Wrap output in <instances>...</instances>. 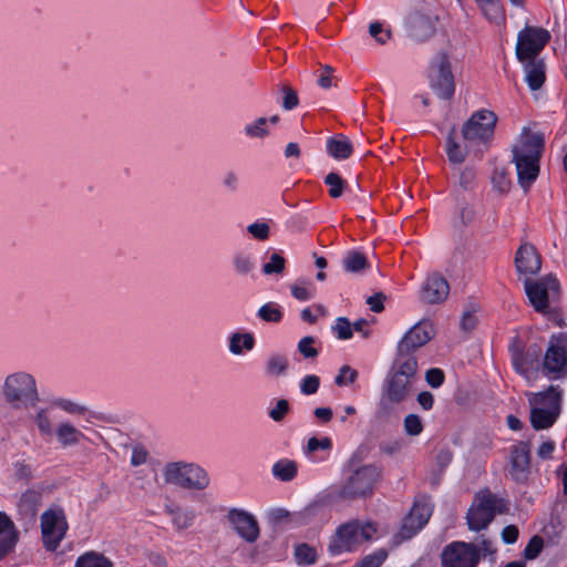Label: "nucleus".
<instances>
[{
    "instance_id": "69168bd1",
    "label": "nucleus",
    "mask_w": 567,
    "mask_h": 567,
    "mask_svg": "<svg viewBox=\"0 0 567 567\" xmlns=\"http://www.w3.org/2000/svg\"><path fill=\"white\" fill-rule=\"evenodd\" d=\"M386 299L383 292H375L367 299V303L373 312H381L384 309V300Z\"/></svg>"
},
{
    "instance_id": "de8ad7c7",
    "label": "nucleus",
    "mask_w": 567,
    "mask_h": 567,
    "mask_svg": "<svg viewBox=\"0 0 567 567\" xmlns=\"http://www.w3.org/2000/svg\"><path fill=\"white\" fill-rule=\"evenodd\" d=\"M234 267L237 274L247 275L254 269L255 264L249 255L238 252L234 257Z\"/></svg>"
},
{
    "instance_id": "c85d7f7f",
    "label": "nucleus",
    "mask_w": 567,
    "mask_h": 567,
    "mask_svg": "<svg viewBox=\"0 0 567 567\" xmlns=\"http://www.w3.org/2000/svg\"><path fill=\"white\" fill-rule=\"evenodd\" d=\"M327 153L336 159H347L353 153L350 140L340 134L327 140Z\"/></svg>"
},
{
    "instance_id": "0e129e2a",
    "label": "nucleus",
    "mask_w": 567,
    "mask_h": 567,
    "mask_svg": "<svg viewBox=\"0 0 567 567\" xmlns=\"http://www.w3.org/2000/svg\"><path fill=\"white\" fill-rule=\"evenodd\" d=\"M290 290L292 297L299 301H308L313 298V291L306 286L292 285Z\"/></svg>"
},
{
    "instance_id": "f8f14e48",
    "label": "nucleus",
    "mask_w": 567,
    "mask_h": 567,
    "mask_svg": "<svg viewBox=\"0 0 567 567\" xmlns=\"http://www.w3.org/2000/svg\"><path fill=\"white\" fill-rule=\"evenodd\" d=\"M548 30L540 27H525L519 31L516 44V58L519 62L538 59L537 56L550 41Z\"/></svg>"
},
{
    "instance_id": "aec40b11",
    "label": "nucleus",
    "mask_w": 567,
    "mask_h": 567,
    "mask_svg": "<svg viewBox=\"0 0 567 567\" xmlns=\"http://www.w3.org/2000/svg\"><path fill=\"white\" fill-rule=\"evenodd\" d=\"M558 289L559 281L550 275L545 276L537 281H532L529 279L525 280L526 295L535 310L538 312H545L548 308V291Z\"/></svg>"
},
{
    "instance_id": "ea45409f",
    "label": "nucleus",
    "mask_w": 567,
    "mask_h": 567,
    "mask_svg": "<svg viewBox=\"0 0 567 567\" xmlns=\"http://www.w3.org/2000/svg\"><path fill=\"white\" fill-rule=\"evenodd\" d=\"M172 515L173 525L178 529H186L190 527L195 519V514L192 511L182 512L179 508L168 509Z\"/></svg>"
},
{
    "instance_id": "bf43d9fd",
    "label": "nucleus",
    "mask_w": 567,
    "mask_h": 567,
    "mask_svg": "<svg viewBox=\"0 0 567 567\" xmlns=\"http://www.w3.org/2000/svg\"><path fill=\"white\" fill-rule=\"evenodd\" d=\"M475 312L476 309L473 308L472 310H467L463 313L460 321V327L463 331L471 332L476 328L478 320L477 317L475 316Z\"/></svg>"
},
{
    "instance_id": "864d4df0",
    "label": "nucleus",
    "mask_w": 567,
    "mask_h": 567,
    "mask_svg": "<svg viewBox=\"0 0 567 567\" xmlns=\"http://www.w3.org/2000/svg\"><path fill=\"white\" fill-rule=\"evenodd\" d=\"M313 337H303L298 343V350L306 359L316 358L319 351L313 347Z\"/></svg>"
},
{
    "instance_id": "4be33fe9",
    "label": "nucleus",
    "mask_w": 567,
    "mask_h": 567,
    "mask_svg": "<svg viewBox=\"0 0 567 567\" xmlns=\"http://www.w3.org/2000/svg\"><path fill=\"white\" fill-rule=\"evenodd\" d=\"M228 520L236 533L247 543H255L259 537L257 519L246 511L233 508L228 513Z\"/></svg>"
},
{
    "instance_id": "3c124183",
    "label": "nucleus",
    "mask_w": 567,
    "mask_h": 567,
    "mask_svg": "<svg viewBox=\"0 0 567 567\" xmlns=\"http://www.w3.org/2000/svg\"><path fill=\"white\" fill-rule=\"evenodd\" d=\"M337 338L340 340H348L352 338V326L348 318L339 317L336 324L332 327Z\"/></svg>"
},
{
    "instance_id": "f03ea898",
    "label": "nucleus",
    "mask_w": 567,
    "mask_h": 567,
    "mask_svg": "<svg viewBox=\"0 0 567 567\" xmlns=\"http://www.w3.org/2000/svg\"><path fill=\"white\" fill-rule=\"evenodd\" d=\"M545 148V136L539 132H532L524 127L518 142L512 148L518 184L527 192L539 175V162Z\"/></svg>"
},
{
    "instance_id": "dca6fc26",
    "label": "nucleus",
    "mask_w": 567,
    "mask_h": 567,
    "mask_svg": "<svg viewBox=\"0 0 567 567\" xmlns=\"http://www.w3.org/2000/svg\"><path fill=\"white\" fill-rule=\"evenodd\" d=\"M530 444L519 441L509 447L506 475L518 485H526L530 475Z\"/></svg>"
},
{
    "instance_id": "4468645a",
    "label": "nucleus",
    "mask_w": 567,
    "mask_h": 567,
    "mask_svg": "<svg viewBox=\"0 0 567 567\" xmlns=\"http://www.w3.org/2000/svg\"><path fill=\"white\" fill-rule=\"evenodd\" d=\"M542 372L544 375L560 377L567 374V332L553 334L543 355Z\"/></svg>"
},
{
    "instance_id": "5fc2aeb1",
    "label": "nucleus",
    "mask_w": 567,
    "mask_h": 567,
    "mask_svg": "<svg viewBox=\"0 0 567 567\" xmlns=\"http://www.w3.org/2000/svg\"><path fill=\"white\" fill-rule=\"evenodd\" d=\"M248 233L257 240H266L269 238L270 228L267 223H254L247 227Z\"/></svg>"
},
{
    "instance_id": "412c9836",
    "label": "nucleus",
    "mask_w": 567,
    "mask_h": 567,
    "mask_svg": "<svg viewBox=\"0 0 567 567\" xmlns=\"http://www.w3.org/2000/svg\"><path fill=\"white\" fill-rule=\"evenodd\" d=\"M450 293L447 280L439 272L426 277L421 286L420 299L425 305H439L444 302Z\"/></svg>"
},
{
    "instance_id": "1a4fd4ad",
    "label": "nucleus",
    "mask_w": 567,
    "mask_h": 567,
    "mask_svg": "<svg viewBox=\"0 0 567 567\" xmlns=\"http://www.w3.org/2000/svg\"><path fill=\"white\" fill-rule=\"evenodd\" d=\"M3 396L14 409L29 408L39 401L34 378L25 372H16L6 378Z\"/></svg>"
},
{
    "instance_id": "338daca9",
    "label": "nucleus",
    "mask_w": 567,
    "mask_h": 567,
    "mask_svg": "<svg viewBox=\"0 0 567 567\" xmlns=\"http://www.w3.org/2000/svg\"><path fill=\"white\" fill-rule=\"evenodd\" d=\"M475 176H476V174H475L474 169L465 168L460 174V178H458L460 186L465 190L471 189L473 187Z\"/></svg>"
},
{
    "instance_id": "8fccbe9b",
    "label": "nucleus",
    "mask_w": 567,
    "mask_h": 567,
    "mask_svg": "<svg viewBox=\"0 0 567 567\" xmlns=\"http://www.w3.org/2000/svg\"><path fill=\"white\" fill-rule=\"evenodd\" d=\"M12 466L16 481L29 483L33 478L32 467L25 461H16Z\"/></svg>"
},
{
    "instance_id": "b1692460",
    "label": "nucleus",
    "mask_w": 567,
    "mask_h": 567,
    "mask_svg": "<svg viewBox=\"0 0 567 567\" xmlns=\"http://www.w3.org/2000/svg\"><path fill=\"white\" fill-rule=\"evenodd\" d=\"M19 535L20 533L10 516L0 512V560L14 549Z\"/></svg>"
},
{
    "instance_id": "603ef678",
    "label": "nucleus",
    "mask_w": 567,
    "mask_h": 567,
    "mask_svg": "<svg viewBox=\"0 0 567 567\" xmlns=\"http://www.w3.org/2000/svg\"><path fill=\"white\" fill-rule=\"evenodd\" d=\"M320 386V378L316 374H308L300 381V392L303 395H312L318 392Z\"/></svg>"
},
{
    "instance_id": "6e6d98bb",
    "label": "nucleus",
    "mask_w": 567,
    "mask_h": 567,
    "mask_svg": "<svg viewBox=\"0 0 567 567\" xmlns=\"http://www.w3.org/2000/svg\"><path fill=\"white\" fill-rule=\"evenodd\" d=\"M369 33L375 41L380 44H385L386 41L391 38V31L384 30L382 23L372 22L369 27Z\"/></svg>"
},
{
    "instance_id": "680f3d73",
    "label": "nucleus",
    "mask_w": 567,
    "mask_h": 567,
    "mask_svg": "<svg viewBox=\"0 0 567 567\" xmlns=\"http://www.w3.org/2000/svg\"><path fill=\"white\" fill-rule=\"evenodd\" d=\"M452 460L453 452L449 446L442 447L435 456V463L441 472H443L451 464Z\"/></svg>"
},
{
    "instance_id": "6ab92c4d",
    "label": "nucleus",
    "mask_w": 567,
    "mask_h": 567,
    "mask_svg": "<svg viewBox=\"0 0 567 567\" xmlns=\"http://www.w3.org/2000/svg\"><path fill=\"white\" fill-rule=\"evenodd\" d=\"M434 334L435 328L430 320L417 322L403 336L398 347V354L414 355L413 351L426 344Z\"/></svg>"
},
{
    "instance_id": "72a5a7b5",
    "label": "nucleus",
    "mask_w": 567,
    "mask_h": 567,
    "mask_svg": "<svg viewBox=\"0 0 567 567\" xmlns=\"http://www.w3.org/2000/svg\"><path fill=\"white\" fill-rule=\"evenodd\" d=\"M255 347V337L252 333L235 332L229 338V351L233 354L239 355L244 351H250Z\"/></svg>"
},
{
    "instance_id": "7ed1b4c3",
    "label": "nucleus",
    "mask_w": 567,
    "mask_h": 567,
    "mask_svg": "<svg viewBox=\"0 0 567 567\" xmlns=\"http://www.w3.org/2000/svg\"><path fill=\"white\" fill-rule=\"evenodd\" d=\"M377 532V524L371 522L353 519L341 524L330 538L328 551L331 556L354 553L363 543L372 540Z\"/></svg>"
},
{
    "instance_id": "bb28decb",
    "label": "nucleus",
    "mask_w": 567,
    "mask_h": 567,
    "mask_svg": "<svg viewBox=\"0 0 567 567\" xmlns=\"http://www.w3.org/2000/svg\"><path fill=\"white\" fill-rule=\"evenodd\" d=\"M42 502V493L40 491L28 488L24 491L17 504L20 515L34 518L37 516L39 506Z\"/></svg>"
},
{
    "instance_id": "e2e57ef3",
    "label": "nucleus",
    "mask_w": 567,
    "mask_h": 567,
    "mask_svg": "<svg viewBox=\"0 0 567 567\" xmlns=\"http://www.w3.org/2000/svg\"><path fill=\"white\" fill-rule=\"evenodd\" d=\"M333 69L330 65H324L322 72L319 74L317 83L320 87L328 90L333 85V76L331 73Z\"/></svg>"
},
{
    "instance_id": "052dcab7",
    "label": "nucleus",
    "mask_w": 567,
    "mask_h": 567,
    "mask_svg": "<svg viewBox=\"0 0 567 567\" xmlns=\"http://www.w3.org/2000/svg\"><path fill=\"white\" fill-rule=\"evenodd\" d=\"M284 93V100H282V107L285 110H293L298 106L299 99L297 92L291 89L290 86H284L282 87Z\"/></svg>"
},
{
    "instance_id": "39448f33",
    "label": "nucleus",
    "mask_w": 567,
    "mask_h": 567,
    "mask_svg": "<svg viewBox=\"0 0 567 567\" xmlns=\"http://www.w3.org/2000/svg\"><path fill=\"white\" fill-rule=\"evenodd\" d=\"M563 391L559 385H549L545 391L534 393L529 400L530 424L536 430L549 429L554 425L561 411Z\"/></svg>"
},
{
    "instance_id": "f3484780",
    "label": "nucleus",
    "mask_w": 567,
    "mask_h": 567,
    "mask_svg": "<svg viewBox=\"0 0 567 567\" xmlns=\"http://www.w3.org/2000/svg\"><path fill=\"white\" fill-rule=\"evenodd\" d=\"M437 21V16L413 11L405 20L406 34L416 43L426 42L435 34Z\"/></svg>"
},
{
    "instance_id": "49530a36",
    "label": "nucleus",
    "mask_w": 567,
    "mask_h": 567,
    "mask_svg": "<svg viewBox=\"0 0 567 567\" xmlns=\"http://www.w3.org/2000/svg\"><path fill=\"white\" fill-rule=\"evenodd\" d=\"M268 120L266 117L257 118L252 124L245 126V133L249 137H265L268 135Z\"/></svg>"
},
{
    "instance_id": "423d86ee",
    "label": "nucleus",
    "mask_w": 567,
    "mask_h": 567,
    "mask_svg": "<svg viewBox=\"0 0 567 567\" xmlns=\"http://www.w3.org/2000/svg\"><path fill=\"white\" fill-rule=\"evenodd\" d=\"M382 478V466L364 464L347 477L341 485L339 495L344 499H357L371 496Z\"/></svg>"
},
{
    "instance_id": "774afa93",
    "label": "nucleus",
    "mask_w": 567,
    "mask_h": 567,
    "mask_svg": "<svg viewBox=\"0 0 567 567\" xmlns=\"http://www.w3.org/2000/svg\"><path fill=\"white\" fill-rule=\"evenodd\" d=\"M458 217H460V220H461V224L463 227H466V226L473 224L476 218L475 208L470 205L462 207L460 210Z\"/></svg>"
},
{
    "instance_id": "9d476101",
    "label": "nucleus",
    "mask_w": 567,
    "mask_h": 567,
    "mask_svg": "<svg viewBox=\"0 0 567 567\" xmlns=\"http://www.w3.org/2000/svg\"><path fill=\"white\" fill-rule=\"evenodd\" d=\"M497 116L493 111L478 110L463 124V138L471 146L488 145L495 133Z\"/></svg>"
},
{
    "instance_id": "09e8293b",
    "label": "nucleus",
    "mask_w": 567,
    "mask_h": 567,
    "mask_svg": "<svg viewBox=\"0 0 567 567\" xmlns=\"http://www.w3.org/2000/svg\"><path fill=\"white\" fill-rule=\"evenodd\" d=\"M358 379V371L355 369H352L350 365H342L339 370V373L337 374L334 379V383L338 386H343L347 384H352Z\"/></svg>"
},
{
    "instance_id": "5701e85b",
    "label": "nucleus",
    "mask_w": 567,
    "mask_h": 567,
    "mask_svg": "<svg viewBox=\"0 0 567 567\" xmlns=\"http://www.w3.org/2000/svg\"><path fill=\"white\" fill-rule=\"evenodd\" d=\"M514 265L520 275H536L542 268L540 254L533 244L522 243L516 250Z\"/></svg>"
},
{
    "instance_id": "37998d69",
    "label": "nucleus",
    "mask_w": 567,
    "mask_h": 567,
    "mask_svg": "<svg viewBox=\"0 0 567 567\" xmlns=\"http://www.w3.org/2000/svg\"><path fill=\"white\" fill-rule=\"evenodd\" d=\"M403 427L404 432L411 436L420 435L424 430V425L421 417L414 413L408 414L404 417Z\"/></svg>"
},
{
    "instance_id": "6e6552de",
    "label": "nucleus",
    "mask_w": 567,
    "mask_h": 567,
    "mask_svg": "<svg viewBox=\"0 0 567 567\" xmlns=\"http://www.w3.org/2000/svg\"><path fill=\"white\" fill-rule=\"evenodd\" d=\"M164 478L167 484L189 491H203L210 482L202 466L186 462L167 463L164 468Z\"/></svg>"
},
{
    "instance_id": "0eeeda50",
    "label": "nucleus",
    "mask_w": 567,
    "mask_h": 567,
    "mask_svg": "<svg viewBox=\"0 0 567 567\" xmlns=\"http://www.w3.org/2000/svg\"><path fill=\"white\" fill-rule=\"evenodd\" d=\"M508 352L513 369L525 379L542 370L543 348L537 342L527 343L515 336L511 339Z\"/></svg>"
},
{
    "instance_id": "79ce46f5",
    "label": "nucleus",
    "mask_w": 567,
    "mask_h": 567,
    "mask_svg": "<svg viewBox=\"0 0 567 567\" xmlns=\"http://www.w3.org/2000/svg\"><path fill=\"white\" fill-rule=\"evenodd\" d=\"M286 267V259L279 252H272L269 260L264 264L262 272L265 275L282 274Z\"/></svg>"
},
{
    "instance_id": "f257e3e1",
    "label": "nucleus",
    "mask_w": 567,
    "mask_h": 567,
    "mask_svg": "<svg viewBox=\"0 0 567 567\" xmlns=\"http://www.w3.org/2000/svg\"><path fill=\"white\" fill-rule=\"evenodd\" d=\"M417 372L415 355L396 354L382 383L380 409L386 413L389 405L404 402L411 394Z\"/></svg>"
},
{
    "instance_id": "c03bdc74",
    "label": "nucleus",
    "mask_w": 567,
    "mask_h": 567,
    "mask_svg": "<svg viewBox=\"0 0 567 567\" xmlns=\"http://www.w3.org/2000/svg\"><path fill=\"white\" fill-rule=\"evenodd\" d=\"M544 548V539L539 535H534L526 547L524 548L523 555L527 560H533L539 556Z\"/></svg>"
},
{
    "instance_id": "e433bc0d",
    "label": "nucleus",
    "mask_w": 567,
    "mask_h": 567,
    "mask_svg": "<svg viewBox=\"0 0 567 567\" xmlns=\"http://www.w3.org/2000/svg\"><path fill=\"white\" fill-rule=\"evenodd\" d=\"M295 559L298 565L309 566L317 563L318 554L315 547L302 543L295 547Z\"/></svg>"
},
{
    "instance_id": "f704fd0d",
    "label": "nucleus",
    "mask_w": 567,
    "mask_h": 567,
    "mask_svg": "<svg viewBox=\"0 0 567 567\" xmlns=\"http://www.w3.org/2000/svg\"><path fill=\"white\" fill-rule=\"evenodd\" d=\"M289 368V360L284 354H271L266 361L265 371L268 377L278 378L285 375Z\"/></svg>"
},
{
    "instance_id": "a19ab883",
    "label": "nucleus",
    "mask_w": 567,
    "mask_h": 567,
    "mask_svg": "<svg viewBox=\"0 0 567 567\" xmlns=\"http://www.w3.org/2000/svg\"><path fill=\"white\" fill-rule=\"evenodd\" d=\"M389 555L388 549L379 548L372 554L364 556L354 567H381Z\"/></svg>"
},
{
    "instance_id": "c9c22d12",
    "label": "nucleus",
    "mask_w": 567,
    "mask_h": 567,
    "mask_svg": "<svg viewBox=\"0 0 567 567\" xmlns=\"http://www.w3.org/2000/svg\"><path fill=\"white\" fill-rule=\"evenodd\" d=\"M445 151H446L447 158L451 163L461 164L465 161L466 152L455 141L454 130H452L446 137Z\"/></svg>"
},
{
    "instance_id": "393cba45",
    "label": "nucleus",
    "mask_w": 567,
    "mask_h": 567,
    "mask_svg": "<svg viewBox=\"0 0 567 567\" xmlns=\"http://www.w3.org/2000/svg\"><path fill=\"white\" fill-rule=\"evenodd\" d=\"M525 80L532 91L539 90L546 81V64L543 59L527 60L524 62Z\"/></svg>"
},
{
    "instance_id": "a18cd8bd",
    "label": "nucleus",
    "mask_w": 567,
    "mask_h": 567,
    "mask_svg": "<svg viewBox=\"0 0 567 567\" xmlns=\"http://www.w3.org/2000/svg\"><path fill=\"white\" fill-rule=\"evenodd\" d=\"M290 412V404L286 399H279L275 405L269 409L268 415L275 422H281Z\"/></svg>"
},
{
    "instance_id": "20e7f679",
    "label": "nucleus",
    "mask_w": 567,
    "mask_h": 567,
    "mask_svg": "<svg viewBox=\"0 0 567 567\" xmlns=\"http://www.w3.org/2000/svg\"><path fill=\"white\" fill-rule=\"evenodd\" d=\"M509 512V501L498 497L484 488L474 496L473 504L466 513V523L468 529L480 532L487 528L497 514H507Z\"/></svg>"
},
{
    "instance_id": "58836bf2",
    "label": "nucleus",
    "mask_w": 567,
    "mask_h": 567,
    "mask_svg": "<svg viewBox=\"0 0 567 567\" xmlns=\"http://www.w3.org/2000/svg\"><path fill=\"white\" fill-rule=\"evenodd\" d=\"M324 184L329 186L328 194L331 198H339L347 187V182L334 172L324 177Z\"/></svg>"
},
{
    "instance_id": "a211bd4d",
    "label": "nucleus",
    "mask_w": 567,
    "mask_h": 567,
    "mask_svg": "<svg viewBox=\"0 0 567 567\" xmlns=\"http://www.w3.org/2000/svg\"><path fill=\"white\" fill-rule=\"evenodd\" d=\"M432 515V506L426 497L416 499L410 511L404 517L400 535L404 539H410L415 536L429 522Z\"/></svg>"
},
{
    "instance_id": "4d7b16f0",
    "label": "nucleus",
    "mask_w": 567,
    "mask_h": 567,
    "mask_svg": "<svg viewBox=\"0 0 567 567\" xmlns=\"http://www.w3.org/2000/svg\"><path fill=\"white\" fill-rule=\"evenodd\" d=\"M425 381L431 388L437 389L445 381V374L440 368H431L425 372Z\"/></svg>"
},
{
    "instance_id": "cd10ccee",
    "label": "nucleus",
    "mask_w": 567,
    "mask_h": 567,
    "mask_svg": "<svg viewBox=\"0 0 567 567\" xmlns=\"http://www.w3.org/2000/svg\"><path fill=\"white\" fill-rule=\"evenodd\" d=\"M475 2L486 20L497 25L505 22L506 13L502 0H475Z\"/></svg>"
},
{
    "instance_id": "7c9ffc66",
    "label": "nucleus",
    "mask_w": 567,
    "mask_h": 567,
    "mask_svg": "<svg viewBox=\"0 0 567 567\" xmlns=\"http://www.w3.org/2000/svg\"><path fill=\"white\" fill-rule=\"evenodd\" d=\"M74 567H114V563L101 551L87 550L76 558Z\"/></svg>"
},
{
    "instance_id": "2f4dec72",
    "label": "nucleus",
    "mask_w": 567,
    "mask_h": 567,
    "mask_svg": "<svg viewBox=\"0 0 567 567\" xmlns=\"http://www.w3.org/2000/svg\"><path fill=\"white\" fill-rule=\"evenodd\" d=\"M271 473L281 482H291L298 474V464L296 461L281 458L272 465Z\"/></svg>"
},
{
    "instance_id": "2eb2a0df",
    "label": "nucleus",
    "mask_w": 567,
    "mask_h": 567,
    "mask_svg": "<svg viewBox=\"0 0 567 567\" xmlns=\"http://www.w3.org/2000/svg\"><path fill=\"white\" fill-rule=\"evenodd\" d=\"M481 554L473 543L452 542L441 554L442 567H477Z\"/></svg>"
},
{
    "instance_id": "4c0bfd02",
    "label": "nucleus",
    "mask_w": 567,
    "mask_h": 567,
    "mask_svg": "<svg viewBox=\"0 0 567 567\" xmlns=\"http://www.w3.org/2000/svg\"><path fill=\"white\" fill-rule=\"evenodd\" d=\"M257 316L266 322L279 323L284 318V312L278 303L267 302L259 308Z\"/></svg>"
},
{
    "instance_id": "13d9d810",
    "label": "nucleus",
    "mask_w": 567,
    "mask_h": 567,
    "mask_svg": "<svg viewBox=\"0 0 567 567\" xmlns=\"http://www.w3.org/2000/svg\"><path fill=\"white\" fill-rule=\"evenodd\" d=\"M40 433L44 436H51L53 433L51 421L47 415L45 410H40L34 419Z\"/></svg>"
},
{
    "instance_id": "9b49d317",
    "label": "nucleus",
    "mask_w": 567,
    "mask_h": 567,
    "mask_svg": "<svg viewBox=\"0 0 567 567\" xmlns=\"http://www.w3.org/2000/svg\"><path fill=\"white\" fill-rule=\"evenodd\" d=\"M429 80L432 90L440 99L450 100L453 97L455 92L454 75L446 52H439L431 61L429 66Z\"/></svg>"
},
{
    "instance_id": "a878e982",
    "label": "nucleus",
    "mask_w": 567,
    "mask_h": 567,
    "mask_svg": "<svg viewBox=\"0 0 567 567\" xmlns=\"http://www.w3.org/2000/svg\"><path fill=\"white\" fill-rule=\"evenodd\" d=\"M332 446L333 443L329 436H323L321 439L311 436L308 440L307 445L303 447V452L312 461L320 462L328 457Z\"/></svg>"
},
{
    "instance_id": "c756f323",
    "label": "nucleus",
    "mask_w": 567,
    "mask_h": 567,
    "mask_svg": "<svg viewBox=\"0 0 567 567\" xmlns=\"http://www.w3.org/2000/svg\"><path fill=\"white\" fill-rule=\"evenodd\" d=\"M342 267L346 272L361 274L370 268V264L364 252L353 249L343 256Z\"/></svg>"
},
{
    "instance_id": "ddd939ff",
    "label": "nucleus",
    "mask_w": 567,
    "mask_h": 567,
    "mask_svg": "<svg viewBox=\"0 0 567 567\" xmlns=\"http://www.w3.org/2000/svg\"><path fill=\"white\" fill-rule=\"evenodd\" d=\"M40 520L43 547L48 551H55L69 528L64 512L61 508H50L42 513Z\"/></svg>"
},
{
    "instance_id": "473e14b6",
    "label": "nucleus",
    "mask_w": 567,
    "mask_h": 567,
    "mask_svg": "<svg viewBox=\"0 0 567 567\" xmlns=\"http://www.w3.org/2000/svg\"><path fill=\"white\" fill-rule=\"evenodd\" d=\"M56 437L62 446L76 445L84 434L70 423H61L55 430Z\"/></svg>"
}]
</instances>
